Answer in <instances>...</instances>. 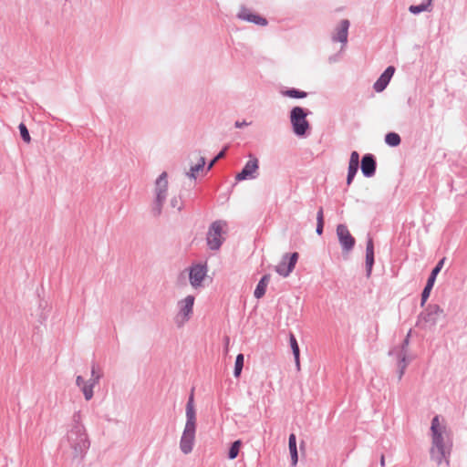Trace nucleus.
<instances>
[{
  "mask_svg": "<svg viewBox=\"0 0 467 467\" xmlns=\"http://www.w3.org/2000/svg\"><path fill=\"white\" fill-rule=\"evenodd\" d=\"M244 362V356L242 353H239L235 358L234 368V376L238 379L241 376Z\"/></svg>",
  "mask_w": 467,
  "mask_h": 467,
  "instance_id": "nucleus-26",
  "label": "nucleus"
},
{
  "mask_svg": "<svg viewBox=\"0 0 467 467\" xmlns=\"http://www.w3.org/2000/svg\"><path fill=\"white\" fill-rule=\"evenodd\" d=\"M298 258L297 252L285 254L280 263L275 266V272L283 277H287L295 269Z\"/></svg>",
  "mask_w": 467,
  "mask_h": 467,
  "instance_id": "nucleus-10",
  "label": "nucleus"
},
{
  "mask_svg": "<svg viewBox=\"0 0 467 467\" xmlns=\"http://www.w3.org/2000/svg\"><path fill=\"white\" fill-rule=\"evenodd\" d=\"M411 330L409 331L405 338L400 344L399 349H393L389 352V355H393L395 352L397 353L398 359V379L400 380L405 373L406 368L410 363V359L408 358V348L410 345V337Z\"/></svg>",
  "mask_w": 467,
  "mask_h": 467,
  "instance_id": "nucleus-8",
  "label": "nucleus"
},
{
  "mask_svg": "<svg viewBox=\"0 0 467 467\" xmlns=\"http://www.w3.org/2000/svg\"><path fill=\"white\" fill-rule=\"evenodd\" d=\"M168 192L167 172H161L155 182V199L151 205V214L157 218L161 214Z\"/></svg>",
  "mask_w": 467,
  "mask_h": 467,
  "instance_id": "nucleus-5",
  "label": "nucleus"
},
{
  "mask_svg": "<svg viewBox=\"0 0 467 467\" xmlns=\"http://www.w3.org/2000/svg\"><path fill=\"white\" fill-rule=\"evenodd\" d=\"M337 235L344 252L348 253L354 248L356 240L348 231L347 225L342 223L338 224L337 226Z\"/></svg>",
  "mask_w": 467,
  "mask_h": 467,
  "instance_id": "nucleus-14",
  "label": "nucleus"
},
{
  "mask_svg": "<svg viewBox=\"0 0 467 467\" xmlns=\"http://www.w3.org/2000/svg\"><path fill=\"white\" fill-rule=\"evenodd\" d=\"M359 168V154L358 151L354 150L350 154L348 168V175H347V184L349 186L356 174L358 173Z\"/></svg>",
  "mask_w": 467,
  "mask_h": 467,
  "instance_id": "nucleus-19",
  "label": "nucleus"
},
{
  "mask_svg": "<svg viewBox=\"0 0 467 467\" xmlns=\"http://www.w3.org/2000/svg\"><path fill=\"white\" fill-rule=\"evenodd\" d=\"M288 447H289V451L290 450H294V449H297L296 448V437L295 433H291L289 435V438H288Z\"/></svg>",
  "mask_w": 467,
  "mask_h": 467,
  "instance_id": "nucleus-34",
  "label": "nucleus"
},
{
  "mask_svg": "<svg viewBox=\"0 0 467 467\" xmlns=\"http://www.w3.org/2000/svg\"><path fill=\"white\" fill-rule=\"evenodd\" d=\"M310 113L307 109L300 106H296L291 109L289 113L290 123L293 132L297 137L305 138L307 136L310 130V123L306 118Z\"/></svg>",
  "mask_w": 467,
  "mask_h": 467,
  "instance_id": "nucleus-4",
  "label": "nucleus"
},
{
  "mask_svg": "<svg viewBox=\"0 0 467 467\" xmlns=\"http://www.w3.org/2000/svg\"><path fill=\"white\" fill-rule=\"evenodd\" d=\"M270 280V275H264L261 279L259 280L258 284L256 285V287L254 292V296L255 298L260 299L262 298L266 292V287Z\"/></svg>",
  "mask_w": 467,
  "mask_h": 467,
  "instance_id": "nucleus-21",
  "label": "nucleus"
},
{
  "mask_svg": "<svg viewBox=\"0 0 467 467\" xmlns=\"http://www.w3.org/2000/svg\"><path fill=\"white\" fill-rule=\"evenodd\" d=\"M350 23L348 19H342L338 27L337 28V33L332 36V40L334 42L347 43L348 36V28Z\"/></svg>",
  "mask_w": 467,
  "mask_h": 467,
  "instance_id": "nucleus-20",
  "label": "nucleus"
},
{
  "mask_svg": "<svg viewBox=\"0 0 467 467\" xmlns=\"http://www.w3.org/2000/svg\"><path fill=\"white\" fill-rule=\"evenodd\" d=\"M289 452L291 456V465L296 466L298 462L297 449L290 450Z\"/></svg>",
  "mask_w": 467,
  "mask_h": 467,
  "instance_id": "nucleus-35",
  "label": "nucleus"
},
{
  "mask_svg": "<svg viewBox=\"0 0 467 467\" xmlns=\"http://www.w3.org/2000/svg\"><path fill=\"white\" fill-rule=\"evenodd\" d=\"M375 263L374 243L371 237H368L366 244V276L370 277Z\"/></svg>",
  "mask_w": 467,
  "mask_h": 467,
  "instance_id": "nucleus-18",
  "label": "nucleus"
},
{
  "mask_svg": "<svg viewBox=\"0 0 467 467\" xmlns=\"http://www.w3.org/2000/svg\"><path fill=\"white\" fill-rule=\"evenodd\" d=\"M208 272L207 264L192 265L189 268V281L192 287L197 288L201 286Z\"/></svg>",
  "mask_w": 467,
  "mask_h": 467,
  "instance_id": "nucleus-13",
  "label": "nucleus"
},
{
  "mask_svg": "<svg viewBox=\"0 0 467 467\" xmlns=\"http://www.w3.org/2000/svg\"><path fill=\"white\" fill-rule=\"evenodd\" d=\"M247 125H248V123L244 120V121H236L234 124L235 128H239V129L243 128L244 126H247Z\"/></svg>",
  "mask_w": 467,
  "mask_h": 467,
  "instance_id": "nucleus-39",
  "label": "nucleus"
},
{
  "mask_svg": "<svg viewBox=\"0 0 467 467\" xmlns=\"http://www.w3.org/2000/svg\"><path fill=\"white\" fill-rule=\"evenodd\" d=\"M282 94L291 99H305L307 96L306 91L297 89L296 88H290L283 91Z\"/></svg>",
  "mask_w": 467,
  "mask_h": 467,
  "instance_id": "nucleus-23",
  "label": "nucleus"
},
{
  "mask_svg": "<svg viewBox=\"0 0 467 467\" xmlns=\"http://www.w3.org/2000/svg\"><path fill=\"white\" fill-rule=\"evenodd\" d=\"M289 343H290V347H291L293 356L295 358L296 366L297 369H299L300 368V361H299L300 349H299V346L297 344V340H296L295 335L292 333H290V335H289Z\"/></svg>",
  "mask_w": 467,
  "mask_h": 467,
  "instance_id": "nucleus-22",
  "label": "nucleus"
},
{
  "mask_svg": "<svg viewBox=\"0 0 467 467\" xmlns=\"http://www.w3.org/2000/svg\"><path fill=\"white\" fill-rule=\"evenodd\" d=\"M194 300V296L190 295L178 303L180 310L176 317V323L179 327L182 326L191 318L193 311Z\"/></svg>",
  "mask_w": 467,
  "mask_h": 467,
  "instance_id": "nucleus-12",
  "label": "nucleus"
},
{
  "mask_svg": "<svg viewBox=\"0 0 467 467\" xmlns=\"http://www.w3.org/2000/svg\"><path fill=\"white\" fill-rule=\"evenodd\" d=\"M67 439L73 451V457L83 460L90 447V441L82 423L80 411L74 412L67 430Z\"/></svg>",
  "mask_w": 467,
  "mask_h": 467,
  "instance_id": "nucleus-1",
  "label": "nucleus"
},
{
  "mask_svg": "<svg viewBox=\"0 0 467 467\" xmlns=\"http://www.w3.org/2000/svg\"><path fill=\"white\" fill-rule=\"evenodd\" d=\"M18 129H19L21 139L25 142L29 143L31 141V137H30L29 131H28L26 124L21 122L18 126Z\"/></svg>",
  "mask_w": 467,
  "mask_h": 467,
  "instance_id": "nucleus-29",
  "label": "nucleus"
},
{
  "mask_svg": "<svg viewBox=\"0 0 467 467\" xmlns=\"http://www.w3.org/2000/svg\"><path fill=\"white\" fill-rule=\"evenodd\" d=\"M246 161L240 172L235 175V181L242 182L246 180H254L259 175V160L254 154L248 155Z\"/></svg>",
  "mask_w": 467,
  "mask_h": 467,
  "instance_id": "nucleus-9",
  "label": "nucleus"
},
{
  "mask_svg": "<svg viewBox=\"0 0 467 467\" xmlns=\"http://www.w3.org/2000/svg\"><path fill=\"white\" fill-rule=\"evenodd\" d=\"M86 382L82 376H78L76 379V384L78 388H81Z\"/></svg>",
  "mask_w": 467,
  "mask_h": 467,
  "instance_id": "nucleus-38",
  "label": "nucleus"
},
{
  "mask_svg": "<svg viewBox=\"0 0 467 467\" xmlns=\"http://www.w3.org/2000/svg\"><path fill=\"white\" fill-rule=\"evenodd\" d=\"M360 169L364 177H373L377 171L376 157L371 153L364 154L360 161Z\"/></svg>",
  "mask_w": 467,
  "mask_h": 467,
  "instance_id": "nucleus-15",
  "label": "nucleus"
},
{
  "mask_svg": "<svg viewBox=\"0 0 467 467\" xmlns=\"http://www.w3.org/2000/svg\"><path fill=\"white\" fill-rule=\"evenodd\" d=\"M401 138L400 136L396 132H388L385 135V143L389 145V147H397L400 144Z\"/></svg>",
  "mask_w": 467,
  "mask_h": 467,
  "instance_id": "nucleus-24",
  "label": "nucleus"
},
{
  "mask_svg": "<svg viewBox=\"0 0 467 467\" xmlns=\"http://www.w3.org/2000/svg\"><path fill=\"white\" fill-rule=\"evenodd\" d=\"M380 465H381L382 467H384V466H385V457H384V455H383V454H382V455H381V457H380Z\"/></svg>",
  "mask_w": 467,
  "mask_h": 467,
  "instance_id": "nucleus-40",
  "label": "nucleus"
},
{
  "mask_svg": "<svg viewBox=\"0 0 467 467\" xmlns=\"http://www.w3.org/2000/svg\"><path fill=\"white\" fill-rule=\"evenodd\" d=\"M395 67L393 66H389L379 76V78L375 81L373 85V88L376 92H382L387 86L389 85L391 78L395 73Z\"/></svg>",
  "mask_w": 467,
  "mask_h": 467,
  "instance_id": "nucleus-17",
  "label": "nucleus"
},
{
  "mask_svg": "<svg viewBox=\"0 0 467 467\" xmlns=\"http://www.w3.org/2000/svg\"><path fill=\"white\" fill-rule=\"evenodd\" d=\"M428 8V4L421 3L420 5H411L409 7V11L413 15H419L424 11H427Z\"/></svg>",
  "mask_w": 467,
  "mask_h": 467,
  "instance_id": "nucleus-30",
  "label": "nucleus"
},
{
  "mask_svg": "<svg viewBox=\"0 0 467 467\" xmlns=\"http://www.w3.org/2000/svg\"><path fill=\"white\" fill-rule=\"evenodd\" d=\"M432 0H425L423 3L428 4V7L431 5Z\"/></svg>",
  "mask_w": 467,
  "mask_h": 467,
  "instance_id": "nucleus-41",
  "label": "nucleus"
},
{
  "mask_svg": "<svg viewBox=\"0 0 467 467\" xmlns=\"http://www.w3.org/2000/svg\"><path fill=\"white\" fill-rule=\"evenodd\" d=\"M317 222H324V212L323 208L319 207L317 213Z\"/></svg>",
  "mask_w": 467,
  "mask_h": 467,
  "instance_id": "nucleus-37",
  "label": "nucleus"
},
{
  "mask_svg": "<svg viewBox=\"0 0 467 467\" xmlns=\"http://www.w3.org/2000/svg\"><path fill=\"white\" fill-rule=\"evenodd\" d=\"M237 17L244 21H247L249 23H253V24L262 26H265L268 24V21L266 20V18H265L257 14L252 13L245 6L241 7V9L237 15Z\"/></svg>",
  "mask_w": 467,
  "mask_h": 467,
  "instance_id": "nucleus-16",
  "label": "nucleus"
},
{
  "mask_svg": "<svg viewBox=\"0 0 467 467\" xmlns=\"http://www.w3.org/2000/svg\"><path fill=\"white\" fill-rule=\"evenodd\" d=\"M227 148H223L222 150H220L217 155L210 161L208 164L207 170L210 171L213 165L218 161L220 159L223 158L226 154Z\"/></svg>",
  "mask_w": 467,
  "mask_h": 467,
  "instance_id": "nucleus-33",
  "label": "nucleus"
},
{
  "mask_svg": "<svg viewBox=\"0 0 467 467\" xmlns=\"http://www.w3.org/2000/svg\"><path fill=\"white\" fill-rule=\"evenodd\" d=\"M241 446H242V441L240 440H236L231 444L229 451H228V458L230 460H234L235 458H237L240 449H241Z\"/></svg>",
  "mask_w": 467,
  "mask_h": 467,
  "instance_id": "nucleus-27",
  "label": "nucleus"
},
{
  "mask_svg": "<svg viewBox=\"0 0 467 467\" xmlns=\"http://www.w3.org/2000/svg\"><path fill=\"white\" fill-rule=\"evenodd\" d=\"M431 431L432 437L431 459L439 465L443 461L449 465L448 455H450L451 444L445 442V438L448 437L446 428L444 426L441 427L438 415L432 418Z\"/></svg>",
  "mask_w": 467,
  "mask_h": 467,
  "instance_id": "nucleus-2",
  "label": "nucleus"
},
{
  "mask_svg": "<svg viewBox=\"0 0 467 467\" xmlns=\"http://www.w3.org/2000/svg\"><path fill=\"white\" fill-rule=\"evenodd\" d=\"M445 262V257L441 258L437 265L432 268L428 279L427 283L421 292L420 295V306H424L428 298L430 297L431 292L434 286L437 275L441 271L443 265Z\"/></svg>",
  "mask_w": 467,
  "mask_h": 467,
  "instance_id": "nucleus-11",
  "label": "nucleus"
},
{
  "mask_svg": "<svg viewBox=\"0 0 467 467\" xmlns=\"http://www.w3.org/2000/svg\"><path fill=\"white\" fill-rule=\"evenodd\" d=\"M443 313L440 306L429 305L426 309L421 312L417 319L416 326L427 329L436 326L439 317Z\"/></svg>",
  "mask_w": 467,
  "mask_h": 467,
  "instance_id": "nucleus-7",
  "label": "nucleus"
},
{
  "mask_svg": "<svg viewBox=\"0 0 467 467\" xmlns=\"http://www.w3.org/2000/svg\"><path fill=\"white\" fill-rule=\"evenodd\" d=\"M94 383H90L88 380L80 388L86 400H90L93 398Z\"/></svg>",
  "mask_w": 467,
  "mask_h": 467,
  "instance_id": "nucleus-28",
  "label": "nucleus"
},
{
  "mask_svg": "<svg viewBox=\"0 0 467 467\" xmlns=\"http://www.w3.org/2000/svg\"><path fill=\"white\" fill-rule=\"evenodd\" d=\"M102 374L97 371L96 365L93 364L91 368V378L88 379V381L96 385L97 383H99Z\"/></svg>",
  "mask_w": 467,
  "mask_h": 467,
  "instance_id": "nucleus-32",
  "label": "nucleus"
},
{
  "mask_svg": "<svg viewBox=\"0 0 467 467\" xmlns=\"http://www.w3.org/2000/svg\"><path fill=\"white\" fill-rule=\"evenodd\" d=\"M226 226V222L223 220L214 221L209 226L206 240L207 245L211 250L216 251L222 246L224 240L222 237V234Z\"/></svg>",
  "mask_w": 467,
  "mask_h": 467,
  "instance_id": "nucleus-6",
  "label": "nucleus"
},
{
  "mask_svg": "<svg viewBox=\"0 0 467 467\" xmlns=\"http://www.w3.org/2000/svg\"><path fill=\"white\" fill-rule=\"evenodd\" d=\"M170 205L176 208L179 212L183 209L182 198L180 196H173L170 201Z\"/></svg>",
  "mask_w": 467,
  "mask_h": 467,
  "instance_id": "nucleus-31",
  "label": "nucleus"
},
{
  "mask_svg": "<svg viewBox=\"0 0 467 467\" xmlns=\"http://www.w3.org/2000/svg\"><path fill=\"white\" fill-rule=\"evenodd\" d=\"M194 389H192L186 404V422L180 440V449L182 453L192 451L196 433V411L194 409Z\"/></svg>",
  "mask_w": 467,
  "mask_h": 467,
  "instance_id": "nucleus-3",
  "label": "nucleus"
},
{
  "mask_svg": "<svg viewBox=\"0 0 467 467\" xmlns=\"http://www.w3.org/2000/svg\"><path fill=\"white\" fill-rule=\"evenodd\" d=\"M205 166V158L201 157L197 164L191 167L190 171L186 173V175L191 179H196V173L200 171H202Z\"/></svg>",
  "mask_w": 467,
  "mask_h": 467,
  "instance_id": "nucleus-25",
  "label": "nucleus"
},
{
  "mask_svg": "<svg viewBox=\"0 0 467 467\" xmlns=\"http://www.w3.org/2000/svg\"><path fill=\"white\" fill-rule=\"evenodd\" d=\"M324 231V222H317V229L316 232L318 235H321Z\"/></svg>",
  "mask_w": 467,
  "mask_h": 467,
  "instance_id": "nucleus-36",
  "label": "nucleus"
}]
</instances>
